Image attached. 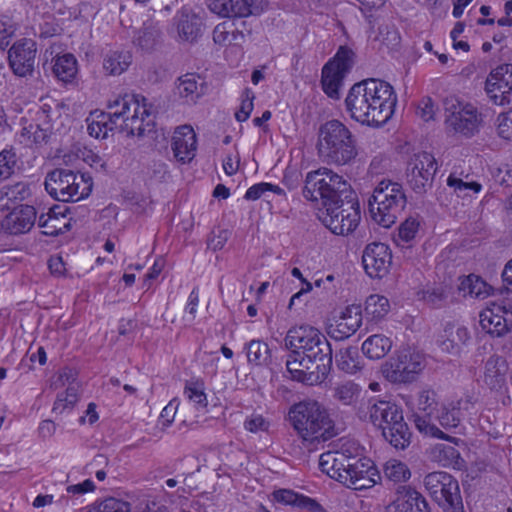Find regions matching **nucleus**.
<instances>
[{
    "label": "nucleus",
    "instance_id": "13d9d810",
    "mask_svg": "<svg viewBox=\"0 0 512 512\" xmlns=\"http://www.w3.org/2000/svg\"><path fill=\"white\" fill-rule=\"evenodd\" d=\"M379 40L389 49L399 46L401 37L399 31L393 24H384L379 27Z\"/></svg>",
    "mask_w": 512,
    "mask_h": 512
},
{
    "label": "nucleus",
    "instance_id": "a18cd8bd",
    "mask_svg": "<svg viewBox=\"0 0 512 512\" xmlns=\"http://www.w3.org/2000/svg\"><path fill=\"white\" fill-rule=\"evenodd\" d=\"M390 309L389 300L382 295L372 294L365 302V313L374 321L384 318Z\"/></svg>",
    "mask_w": 512,
    "mask_h": 512
},
{
    "label": "nucleus",
    "instance_id": "79ce46f5",
    "mask_svg": "<svg viewBox=\"0 0 512 512\" xmlns=\"http://www.w3.org/2000/svg\"><path fill=\"white\" fill-rule=\"evenodd\" d=\"M31 196L30 184L26 182H17L12 185H5L0 188V203L6 201L3 205L9 203L22 202Z\"/></svg>",
    "mask_w": 512,
    "mask_h": 512
},
{
    "label": "nucleus",
    "instance_id": "680f3d73",
    "mask_svg": "<svg viewBox=\"0 0 512 512\" xmlns=\"http://www.w3.org/2000/svg\"><path fill=\"white\" fill-rule=\"evenodd\" d=\"M255 96L251 89L246 88L242 94V101L239 110L235 113V117L239 122L246 121L253 110V100Z\"/></svg>",
    "mask_w": 512,
    "mask_h": 512
},
{
    "label": "nucleus",
    "instance_id": "dca6fc26",
    "mask_svg": "<svg viewBox=\"0 0 512 512\" xmlns=\"http://www.w3.org/2000/svg\"><path fill=\"white\" fill-rule=\"evenodd\" d=\"M334 446L335 449L322 453L319 458L321 471L329 477L335 476L355 463L357 458L363 457L360 445L353 440L340 439Z\"/></svg>",
    "mask_w": 512,
    "mask_h": 512
},
{
    "label": "nucleus",
    "instance_id": "ea45409f",
    "mask_svg": "<svg viewBox=\"0 0 512 512\" xmlns=\"http://www.w3.org/2000/svg\"><path fill=\"white\" fill-rule=\"evenodd\" d=\"M247 360L255 366L267 365L270 361L271 353L266 342L253 339L244 346Z\"/></svg>",
    "mask_w": 512,
    "mask_h": 512
},
{
    "label": "nucleus",
    "instance_id": "412c9836",
    "mask_svg": "<svg viewBox=\"0 0 512 512\" xmlns=\"http://www.w3.org/2000/svg\"><path fill=\"white\" fill-rule=\"evenodd\" d=\"M365 272L371 278H382L388 274L392 263V254L388 245L380 242L368 244L362 255Z\"/></svg>",
    "mask_w": 512,
    "mask_h": 512
},
{
    "label": "nucleus",
    "instance_id": "20e7f679",
    "mask_svg": "<svg viewBox=\"0 0 512 512\" xmlns=\"http://www.w3.org/2000/svg\"><path fill=\"white\" fill-rule=\"evenodd\" d=\"M285 345L296 355L305 356L316 363L322 375H328L332 367V348L327 338L309 325L292 327L285 337Z\"/></svg>",
    "mask_w": 512,
    "mask_h": 512
},
{
    "label": "nucleus",
    "instance_id": "a211bd4d",
    "mask_svg": "<svg viewBox=\"0 0 512 512\" xmlns=\"http://www.w3.org/2000/svg\"><path fill=\"white\" fill-rule=\"evenodd\" d=\"M485 91L495 105L512 106V64L493 69L486 79Z\"/></svg>",
    "mask_w": 512,
    "mask_h": 512
},
{
    "label": "nucleus",
    "instance_id": "774afa93",
    "mask_svg": "<svg viewBox=\"0 0 512 512\" xmlns=\"http://www.w3.org/2000/svg\"><path fill=\"white\" fill-rule=\"evenodd\" d=\"M498 135L506 140H512V111L498 116Z\"/></svg>",
    "mask_w": 512,
    "mask_h": 512
},
{
    "label": "nucleus",
    "instance_id": "423d86ee",
    "mask_svg": "<svg viewBox=\"0 0 512 512\" xmlns=\"http://www.w3.org/2000/svg\"><path fill=\"white\" fill-rule=\"evenodd\" d=\"M318 150L328 163L345 165L357 156L356 140L340 121L330 120L319 129Z\"/></svg>",
    "mask_w": 512,
    "mask_h": 512
},
{
    "label": "nucleus",
    "instance_id": "9b49d317",
    "mask_svg": "<svg viewBox=\"0 0 512 512\" xmlns=\"http://www.w3.org/2000/svg\"><path fill=\"white\" fill-rule=\"evenodd\" d=\"M319 218L333 234L349 235L361 220V210L356 195L321 210Z\"/></svg>",
    "mask_w": 512,
    "mask_h": 512
},
{
    "label": "nucleus",
    "instance_id": "49530a36",
    "mask_svg": "<svg viewBox=\"0 0 512 512\" xmlns=\"http://www.w3.org/2000/svg\"><path fill=\"white\" fill-rule=\"evenodd\" d=\"M355 53L347 46H341L336 55L327 64H331V70L343 76L348 73L354 65Z\"/></svg>",
    "mask_w": 512,
    "mask_h": 512
},
{
    "label": "nucleus",
    "instance_id": "4d7b16f0",
    "mask_svg": "<svg viewBox=\"0 0 512 512\" xmlns=\"http://www.w3.org/2000/svg\"><path fill=\"white\" fill-rule=\"evenodd\" d=\"M17 155L13 148L0 152V181L10 178L15 173Z\"/></svg>",
    "mask_w": 512,
    "mask_h": 512
},
{
    "label": "nucleus",
    "instance_id": "a878e982",
    "mask_svg": "<svg viewBox=\"0 0 512 512\" xmlns=\"http://www.w3.org/2000/svg\"><path fill=\"white\" fill-rule=\"evenodd\" d=\"M196 145V134L191 126L184 125L175 130L172 138V150L178 161L190 162L195 157Z\"/></svg>",
    "mask_w": 512,
    "mask_h": 512
},
{
    "label": "nucleus",
    "instance_id": "473e14b6",
    "mask_svg": "<svg viewBox=\"0 0 512 512\" xmlns=\"http://www.w3.org/2000/svg\"><path fill=\"white\" fill-rule=\"evenodd\" d=\"M273 499L281 504L304 509L310 512H319L321 505L314 499L298 494L290 489H278L273 492Z\"/></svg>",
    "mask_w": 512,
    "mask_h": 512
},
{
    "label": "nucleus",
    "instance_id": "bb28decb",
    "mask_svg": "<svg viewBox=\"0 0 512 512\" xmlns=\"http://www.w3.org/2000/svg\"><path fill=\"white\" fill-rule=\"evenodd\" d=\"M365 395L366 392L363 391L362 387L353 381L338 383L332 389V396L334 400L343 406L352 407L356 411L357 415L359 408L361 406H366L371 399L366 398Z\"/></svg>",
    "mask_w": 512,
    "mask_h": 512
},
{
    "label": "nucleus",
    "instance_id": "7ed1b4c3",
    "mask_svg": "<svg viewBox=\"0 0 512 512\" xmlns=\"http://www.w3.org/2000/svg\"><path fill=\"white\" fill-rule=\"evenodd\" d=\"M109 109L112 124L127 136L142 137L153 130L154 121L142 95L125 94L110 104Z\"/></svg>",
    "mask_w": 512,
    "mask_h": 512
},
{
    "label": "nucleus",
    "instance_id": "c85d7f7f",
    "mask_svg": "<svg viewBox=\"0 0 512 512\" xmlns=\"http://www.w3.org/2000/svg\"><path fill=\"white\" fill-rule=\"evenodd\" d=\"M60 385L68 384L65 392L58 394L56 401L53 405V412L62 413L66 409H72L78 401V384L75 383V378L70 369H63L57 380L53 385L55 387Z\"/></svg>",
    "mask_w": 512,
    "mask_h": 512
},
{
    "label": "nucleus",
    "instance_id": "4468645a",
    "mask_svg": "<svg viewBox=\"0 0 512 512\" xmlns=\"http://www.w3.org/2000/svg\"><path fill=\"white\" fill-rule=\"evenodd\" d=\"M368 96L372 104V120L375 126L385 124L394 114L397 96L393 87L386 81L366 79Z\"/></svg>",
    "mask_w": 512,
    "mask_h": 512
},
{
    "label": "nucleus",
    "instance_id": "603ef678",
    "mask_svg": "<svg viewBox=\"0 0 512 512\" xmlns=\"http://www.w3.org/2000/svg\"><path fill=\"white\" fill-rule=\"evenodd\" d=\"M116 130L115 124H112V118L108 113L101 112L88 125L89 134L95 138H106L109 131Z\"/></svg>",
    "mask_w": 512,
    "mask_h": 512
},
{
    "label": "nucleus",
    "instance_id": "aec40b11",
    "mask_svg": "<svg viewBox=\"0 0 512 512\" xmlns=\"http://www.w3.org/2000/svg\"><path fill=\"white\" fill-rule=\"evenodd\" d=\"M346 110L355 121L368 126H375L372 120L370 102L365 80L354 84L345 99Z\"/></svg>",
    "mask_w": 512,
    "mask_h": 512
},
{
    "label": "nucleus",
    "instance_id": "c756f323",
    "mask_svg": "<svg viewBox=\"0 0 512 512\" xmlns=\"http://www.w3.org/2000/svg\"><path fill=\"white\" fill-rule=\"evenodd\" d=\"M388 509L389 512H430L423 495L410 487H403Z\"/></svg>",
    "mask_w": 512,
    "mask_h": 512
},
{
    "label": "nucleus",
    "instance_id": "e2e57ef3",
    "mask_svg": "<svg viewBox=\"0 0 512 512\" xmlns=\"http://www.w3.org/2000/svg\"><path fill=\"white\" fill-rule=\"evenodd\" d=\"M418 230L419 222L416 219L408 218L399 226V239L408 243L415 238Z\"/></svg>",
    "mask_w": 512,
    "mask_h": 512
},
{
    "label": "nucleus",
    "instance_id": "864d4df0",
    "mask_svg": "<svg viewBox=\"0 0 512 512\" xmlns=\"http://www.w3.org/2000/svg\"><path fill=\"white\" fill-rule=\"evenodd\" d=\"M436 422L444 429L451 430L459 427L461 422L460 409L453 405L442 404L440 411L437 413Z\"/></svg>",
    "mask_w": 512,
    "mask_h": 512
},
{
    "label": "nucleus",
    "instance_id": "58836bf2",
    "mask_svg": "<svg viewBox=\"0 0 512 512\" xmlns=\"http://www.w3.org/2000/svg\"><path fill=\"white\" fill-rule=\"evenodd\" d=\"M391 348L392 341L382 334L371 335L362 344L363 353L370 359L383 358Z\"/></svg>",
    "mask_w": 512,
    "mask_h": 512
},
{
    "label": "nucleus",
    "instance_id": "39448f33",
    "mask_svg": "<svg viewBox=\"0 0 512 512\" xmlns=\"http://www.w3.org/2000/svg\"><path fill=\"white\" fill-rule=\"evenodd\" d=\"M355 195L351 185L339 174L328 168H320L307 173L303 196L312 202L321 203L325 209Z\"/></svg>",
    "mask_w": 512,
    "mask_h": 512
},
{
    "label": "nucleus",
    "instance_id": "b1692460",
    "mask_svg": "<svg viewBox=\"0 0 512 512\" xmlns=\"http://www.w3.org/2000/svg\"><path fill=\"white\" fill-rule=\"evenodd\" d=\"M36 209L31 205H20L8 213L1 221V229L10 235L27 233L35 225Z\"/></svg>",
    "mask_w": 512,
    "mask_h": 512
},
{
    "label": "nucleus",
    "instance_id": "0e129e2a",
    "mask_svg": "<svg viewBox=\"0 0 512 512\" xmlns=\"http://www.w3.org/2000/svg\"><path fill=\"white\" fill-rule=\"evenodd\" d=\"M269 427V421L260 414H252L244 421V428L251 433L267 432Z\"/></svg>",
    "mask_w": 512,
    "mask_h": 512
},
{
    "label": "nucleus",
    "instance_id": "6e6d98bb",
    "mask_svg": "<svg viewBox=\"0 0 512 512\" xmlns=\"http://www.w3.org/2000/svg\"><path fill=\"white\" fill-rule=\"evenodd\" d=\"M185 396L193 402L196 409H204L207 406V397L204 392V384L199 381L188 382L184 389Z\"/></svg>",
    "mask_w": 512,
    "mask_h": 512
},
{
    "label": "nucleus",
    "instance_id": "4c0bfd02",
    "mask_svg": "<svg viewBox=\"0 0 512 512\" xmlns=\"http://www.w3.org/2000/svg\"><path fill=\"white\" fill-rule=\"evenodd\" d=\"M52 125L49 121L29 123L21 130V137L27 145H42L48 142L52 133Z\"/></svg>",
    "mask_w": 512,
    "mask_h": 512
},
{
    "label": "nucleus",
    "instance_id": "4be33fe9",
    "mask_svg": "<svg viewBox=\"0 0 512 512\" xmlns=\"http://www.w3.org/2000/svg\"><path fill=\"white\" fill-rule=\"evenodd\" d=\"M480 325L487 333L501 337L512 331V310L491 302L480 313Z\"/></svg>",
    "mask_w": 512,
    "mask_h": 512
},
{
    "label": "nucleus",
    "instance_id": "2f4dec72",
    "mask_svg": "<svg viewBox=\"0 0 512 512\" xmlns=\"http://www.w3.org/2000/svg\"><path fill=\"white\" fill-rule=\"evenodd\" d=\"M174 21L179 36L186 41H194L201 33V19L188 9L178 12Z\"/></svg>",
    "mask_w": 512,
    "mask_h": 512
},
{
    "label": "nucleus",
    "instance_id": "052dcab7",
    "mask_svg": "<svg viewBox=\"0 0 512 512\" xmlns=\"http://www.w3.org/2000/svg\"><path fill=\"white\" fill-rule=\"evenodd\" d=\"M16 26L8 16H0V49L4 50L11 42Z\"/></svg>",
    "mask_w": 512,
    "mask_h": 512
},
{
    "label": "nucleus",
    "instance_id": "f3484780",
    "mask_svg": "<svg viewBox=\"0 0 512 512\" xmlns=\"http://www.w3.org/2000/svg\"><path fill=\"white\" fill-rule=\"evenodd\" d=\"M424 486L442 509L462 500L457 479L447 472L435 471L427 474L424 478Z\"/></svg>",
    "mask_w": 512,
    "mask_h": 512
},
{
    "label": "nucleus",
    "instance_id": "6e6552de",
    "mask_svg": "<svg viewBox=\"0 0 512 512\" xmlns=\"http://www.w3.org/2000/svg\"><path fill=\"white\" fill-rule=\"evenodd\" d=\"M446 132L453 136L471 138L483 125V115L478 108L455 95L443 100Z\"/></svg>",
    "mask_w": 512,
    "mask_h": 512
},
{
    "label": "nucleus",
    "instance_id": "69168bd1",
    "mask_svg": "<svg viewBox=\"0 0 512 512\" xmlns=\"http://www.w3.org/2000/svg\"><path fill=\"white\" fill-rule=\"evenodd\" d=\"M158 31L151 27H146L138 32L136 38L137 44L145 50L152 49L157 42Z\"/></svg>",
    "mask_w": 512,
    "mask_h": 512
},
{
    "label": "nucleus",
    "instance_id": "1a4fd4ad",
    "mask_svg": "<svg viewBox=\"0 0 512 512\" xmlns=\"http://www.w3.org/2000/svg\"><path fill=\"white\" fill-rule=\"evenodd\" d=\"M45 189L55 200L76 202L86 198L92 191V178L86 174L57 168L49 172L45 178Z\"/></svg>",
    "mask_w": 512,
    "mask_h": 512
},
{
    "label": "nucleus",
    "instance_id": "ddd939ff",
    "mask_svg": "<svg viewBox=\"0 0 512 512\" xmlns=\"http://www.w3.org/2000/svg\"><path fill=\"white\" fill-rule=\"evenodd\" d=\"M437 169V161L431 153H415L407 164V184L416 194L423 195L432 188Z\"/></svg>",
    "mask_w": 512,
    "mask_h": 512
},
{
    "label": "nucleus",
    "instance_id": "0eeeda50",
    "mask_svg": "<svg viewBox=\"0 0 512 512\" xmlns=\"http://www.w3.org/2000/svg\"><path fill=\"white\" fill-rule=\"evenodd\" d=\"M407 204L403 187L391 180H382L374 188L368 200L372 219L384 228L396 223Z\"/></svg>",
    "mask_w": 512,
    "mask_h": 512
},
{
    "label": "nucleus",
    "instance_id": "a19ab883",
    "mask_svg": "<svg viewBox=\"0 0 512 512\" xmlns=\"http://www.w3.org/2000/svg\"><path fill=\"white\" fill-rule=\"evenodd\" d=\"M491 286H489L479 276L470 274L465 277L459 286V290L463 292L464 296L472 298L484 299L490 294Z\"/></svg>",
    "mask_w": 512,
    "mask_h": 512
},
{
    "label": "nucleus",
    "instance_id": "5701e85b",
    "mask_svg": "<svg viewBox=\"0 0 512 512\" xmlns=\"http://www.w3.org/2000/svg\"><path fill=\"white\" fill-rule=\"evenodd\" d=\"M287 372L293 380H297L306 385H316L322 383L327 375H322L316 363L308 360L305 356L296 355L291 351L286 361Z\"/></svg>",
    "mask_w": 512,
    "mask_h": 512
},
{
    "label": "nucleus",
    "instance_id": "8fccbe9b",
    "mask_svg": "<svg viewBox=\"0 0 512 512\" xmlns=\"http://www.w3.org/2000/svg\"><path fill=\"white\" fill-rule=\"evenodd\" d=\"M450 289L446 286L429 288L423 292V301L434 309L445 307L449 302Z\"/></svg>",
    "mask_w": 512,
    "mask_h": 512
},
{
    "label": "nucleus",
    "instance_id": "09e8293b",
    "mask_svg": "<svg viewBox=\"0 0 512 512\" xmlns=\"http://www.w3.org/2000/svg\"><path fill=\"white\" fill-rule=\"evenodd\" d=\"M358 350L356 347H347L341 349L336 354V362L339 369L342 371L354 374L360 369L358 362Z\"/></svg>",
    "mask_w": 512,
    "mask_h": 512
},
{
    "label": "nucleus",
    "instance_id": "f257e3e1",
    "mask_svg": "<svg viewBox=\"0 0 512 512\" xmlns=\"http://www.w3.org/2000/svg\"><path fill=\"white\" fill-rule=\"evenodd\" d=\"M358 417L379 427L384 439L394 448L404 450L410 445L412 434L402 409L395 403L370 399L366 406L359 408Z\"/></svg>",
    "mask_w": 512,
    "mask_h": 512
},
{
    "label": "nucleus",
    "instance_id": "338daca9",
    "mask_svg": "<svg viewBox=\"0 0 512 512\" xmlns=\"http://www.w3.org/2000/svg\"><path fill=\"white\" fill-rule=\"evenodd\" d=\"M148 175L151 180L165 182L170 177L168 165L163 161H153L148 168Z\"/></svg>",
    "mask_w": 512,
    "mask_h": 512
},
{
    "label": "nucleus",
    "instance_id": "37998d69",
    "mask_svg": "<svg viewBox=\"0 0 512 512\" xmlns=\"http://www.w3.org/2000/svg\"><path fill=\"white\" fill-rule=\"evenodd\" d=\"M53 72L59 80L63 82L71 81L77 73L75 57L70 53L58 56L53 65Z\"/></svg>",
    "mask_w": 512,
    "mask_h": 512
},
{
    "label": "nucleus",
    "instance_id": "c9c22d12",
    "mask_svg": "<svg viewBox=\"0 0 512 512\" xmlns=\"http://www.w3.org/2000/svg\"><path fill=\"white\" fill-rule=\"evenodd\" d=\"M506 361L498 355H492L485 364L484 382L491 389H500L505 384Z\"/></svg>",
    "mask_w": 512,
    "mask_h": 512
},
{
    "label": "nucleus",
    "instance_id": "e433bc0d",
    "mask_svg": "<svg viewBox=\"0 0 512 512\" xmlns=\"http://www.w3.org/2000/svg\"><path fill=\"white\" fill-rule=\"evenodd\" d=\"M38 226L43 229L42 233L47 236H57L70 229V223L66 221L65 215L59 216L54 208H51L47 214L39 216Z\"/></svg>",
    "mask_w": 512,
    "mask_h": 512
},
{
    "label": "nucleus",
    "instance_id": "7c9ffc66",
    "mask_svg": "<svg viewBox=\"0 0 512 512\" xmlns=\"http://www.w3.org/2000/svg\"><path fill=\"white\" fill-rule=\"evenodd\" d=\"M441 349L450 354H458L462 346L467 345L471 339L469 330L454 322L446 323L441 335Z\"/></svg>",
    "mask_w": 512,
    "mask_h": 512
},
{
    "label": "nucleus",
    "instance_id": "393cba45",
    "mask_svg": "<svg viewBox=\"0 0 512 512\" xmlns=\"http://www.w3.org/2000/svg\"><path fill=\"white\" fill-rule=\"evenodd\" d=\"M210 10L221 17H248L259 15L262 9L257 0H212Z\"/></svg>",
    "mask_w": 512,
    "mask_h": 512
},
{
    "label": "nucleus",
    "instance_id": "de8ad7c7",
    "mask_svg": "<svg viewBox=\"0 0 512 512\" xmlns=\"http://www.w3.org/2000/svg\"><path fill=\"white\" fill-rule=\"evenodd\" d=\"M383 474L385 479L394 483L405 482L411 476L408 466L396 459H390L384 464Z\"/></svg>",
    "mask_w": 512,
    "mask_h": 512
},
{
    "label": "nucleus",
    "instance_id": "f8f14e48",
    "mask_svg": "<svg viewBox=\"0 0 512 512\" xmlns=\"http://www.w3.org/2000/svg\"><path fill=\"white\" fill-rule=\"evenodd\" d=\"M424 367L422 354L403 349L382 365V374L391 383L406 384L415 381Z\"/></svg>",
    "mask_w": 512,
    "mask_h": 512
},
{
    "label": "nucleus",
    "instance_id": "cd10ccee",
    "mask_svg": "<svg viewBox=\"0 0 512 512\" xmlns=\"http://www.w3.org/2000/svg\"><path fill=\"white\" fill-rule=\"evenodd\" d=\"M362 323V311L359 305L347 306L342 312L335 326H330L332 337L344 339L354 334Z\"/></svg>",
    "mask_w": 512,
    "mask_h": 512
},
{
    "label": "nucleus",
    "instance_id": "bf43d9fd",
    "mask_svg": "<svg viewBox=\"0 0 512 512\" xmlns=\"http://www.w3.org/2000/svg\"><path fill=\"white\" fill-rule=\"evenodd\" d=\"M433 453L443 466L457 463L460 459L459 451L454 447L445 444L436 445L433 448Z\"/></svg>",
    "mask_w": 512,
    "mask_h": 512
},
{
    "label": "nucleus",
    "instance_id": "3c124183",
    "mask_svg": "<svg viewBox=\"0 0 512 512\" xmlns=\"http://www.w3.org/2000/svg\"><path fill=\"white\" fill-rule=\"evenodd\" d=\"M447 185L453 189V192L458 196L465 198L470 196L471 193L477 194L481 191V184L478 182H467L463 181L460 177H457L455 173H451L447 178Z\"/></svg>",
    "mask_w": 512,
    "mask_h": 512
},
{
    "label": "nucleus",
    "instance_id": "9d476101",
    "mask_svg": "<svg viewBox=\"0 0 512 512\" xmlns=\"http://www.w3.org/2000/svg\"><path fill=\"white\" fill-rule=\"evenodd\" d=\"M442 404L435 390L431 388L421 390L413 408V422L419 432L425 435L455 442V437L445 434L436 426L437 413L440 411Z\"/></svg>",
    "mask_w": 512,
    "mask_h": 512
},
{
    "label": "nucleus",
    "instance_id": "5fc2aeb1",
    "mask_svg": "<svg viewBox=\"0 0 512 512\" xmlns=\"http://www.w3.org/2000/svg\"><path fill=\"white\" fill-rule=\"evenodd\" d=\"M130 504L124 500L108 497L95 502L87 512H130Z\"/></svg>",
    "mask_w": 512,
    "mask_h": 512
},
{
    "label": "nucleus",
    "instance_id": "2eb2a0df",
    "mask_svg": "<svg viewBox=\"0 0 512 512\" xmlns=\"http://www.w3.org/2000/svg\"><path fill=\"white\" fill-rule=\"evenodd\" d=\"M331 478L353 490L372 488L382 479L374 462L367 457L357 458L355 463Z\"/></svg>",
    "mask_w": 512,
    "mask_h": 512
},
{
    "label": "nucleus",
    "instance_id": "c03bdc74",
    "mask_svg": "<svg viewBox=\"0 0 512 512\" xmlns=\"http://www.w3.org/2000/svg\"><path fill=\"white\" fill-rule=\"evenodd\" d=\"M331 66V64H325L322 69V89L330 98L339 99V90L345 76L332 71Z\"/></svg>",
    "mask_w": 512,
    "mask_h": 512
},
{
    "label": "nucleus",
    "instance_id": "72a5a7b5",
    "mask_svg": "<svg viewBox=\"0 0 512 512\" xmlns=\"http://www.w3.org/2000/svg\"><path fill=\"white\" fill-rule=\"evenodd\" d=\"M206 90L204 81L195 74H185L178 79L177 91L187 103H196Z\"/></svg>",
    "mask_w": 512,
    "mask_h": 512
},
{
    "label": "nucleus",
    "instance_id": "f704fd0d",
    "mask_svg": "<svg viewBox=\"0 0 512 512\" xmlns=\"http://www.w3.org/2000/svg\"><path fill=\"white\" fill-rule=\"evenodd\" d=\"M132 54L124 50H110L103 57V70L108 76H119L132 64Z\"/></svg>",
    "mask_w": 512,
    "mask_h": 512
},
{
    "label": "nucleus",
    "instance_id": "f03ea898",
    "mask_svg": "<svg viewBox=\"0 0 512 512\" xmlns=\"http://www.w3.org/2000/svg\"><path fill=\"white\" fill-rule=\"evenodd\" d=\"M293 428L300 438L310 444L325 442L337 432L325 407L317 401H301L289 411Z\"/></svg>",
    "mask_w": 512,
    "mask_h": 512
},
{
    "label": "nucleus",
    "instance_id": "6ab92c4d",
    "mask_svg": "<svg viewBox=\"0 0 512 512\" xmlns=\"http://www.w3.org/2000/svg\"><path fill=\"white\" fill-rule=\"evenodd\" d=\"M36 53L37 45L32 39L22 38L16 41L8 52L9 66L13 73L19 77L31 75L35 67Z\"/></svg>",
    "mask_w": 512,
    "mask_h": 512
}]
</instances>
